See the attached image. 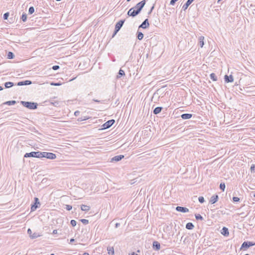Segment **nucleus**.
Wrapping results in <instances>:
<instances>
[{
    "instance_id": "obj_1",
    "label": "nucleus",
    "mask_w": 255,
    "mask_h": 255,
    "mask_svg": "<svg viewBox=\"0 0 255 255\" xmlns=\"http://www.w3.org/2000/svg\"><path fill=\"white\" fill-rule=\"evenodd\" d=\"M20 104L24 107L30 110H35L37 108L38 104L33 102L20 101Z\"/></svg>"
},
{
    "instance_id": "obj_2",
    "label": "nucleus",
    "mask_w": 255,
    "mask_h": 255,
    "mask_svg": "<svg viewBox=\"0 0 255 255\" xmlns=\"http://www.w3.org/2000/svg\"><path fill=\"white\" fill-rule=\"evenodd\" d=\"M125 21V19H122L119 21L115 25V30L114 33L112 35V37H114L116 34L119 31L122 27L123 26L124 22Z\"/></svg>"
},
{
    "instance_id": "obj_3",
    "label": "nucleus",
    "mask_w": 255,
    "mask_h": 255,
    "mask_svg": "<svg viewBox=\"0 0 255 255\" xmlns=\"http://www.w3.org/2000/svg\"><path fill=\"white\" fill-rule=\"evenodd\" d=\"M24 157H36L41 158V151H32L29 153H26L24 155Z\"/></svg>"
},
{
    "instance_id": "obj_4",
    "label": "nucleus",
    "mask_w": 255,
    "mask_h": 255,
    "mask_svg": "<svg viewBox=\"0 0 255 255\" xmlns=\"http://www.w3.org/2000/svg\"><path fill=\"white\" fill-rule=\"evenodd\" d=\"M46 158L50 159H54L56 158V154L52 152H41V158Z\"/></svg>"
},
{
    "instance_id": "obj_5",
    "label": "nucleus",
    "mask_w": 255,
    "mask_h": 255,
    "mask_svg": "<svg viewBox=\"0 0 255 255\" xmlns=\"http://www.w3.org/2000/svg\"><path fill=\"white\" fill-rule=\"evenodd\" d=\"M141 11L140 9H135L134 8H130L128 11L127 14L129 16L135 17Z\"/></svg>"
},
{
    "instance_id": "obj_6",
    "label": "nucleus",
    "mask_w": 255,
    "mask_h": 255,
    "mask_svg": "<svg viewBox=\"0 0 255 255\" xmlns=\"http://www.w3.org/2000/svg\"><path fill=\"white\" fill-rule=\"evenodd\" d=\"M255 245V242H250V241H245L244 242L241 247V250H246L250 247L254 246Z\"/></svg>"
},
{
    "instance_id": "obj_7",
    "label": "nucleus",
    "mask_w": 255,
    "mask_h": 255,
    "mask_svg": "<svg viewBox=\"0 0 255 255\" xmlns=\"http://www.w3.org/2000/svg\"><path fill=\"white\" fill-rule=\"evenodd\" d=\"M115 123V120H110L108 121L107 122L104 123L102 125V129H107L112 126V125Z\"/></svg>"
},
{
    "instance_id": "obj_8",
    "label": "nucleus",
    "mask_w": 255,
    "mask_h": 255,
    "mask_svg": "<svg viewBox=\"0 0 255 255\" xmlns=\"http://www.w3.org/2000/svg\"><path fill=\"white\" fill-rule=\"evenodd\" d=\"M40 202L39 199L37 197L34 198V203L33 204L31 205V211H35L37 208H38V205H40Z\"/></svg>"
},
{
    "instance_id": "obj_9",
    "label": "nucleus",
    "mask_w": 255,
    "mask_h": 255,
    "mask_svg": "<svg viewBox=\"0 0 255 255\" xmlns=\"http://www.w3.org/2000/svg\"><path fill=\"white\" fill-rule=\"evenodd\" d=\"M146 3V0H143L137 3L135 6H134L133 8L135 9H139L140 10H142L143 7H144V5Z\"/></svg>"
},
{
    "instance_id": "obj_10",
    "label": "nucleus",
    "mask_w": 255,
    "mask_h": 255,
    "mask_svg": "<svg viewBox=\"0 0 255 255\" xmlns=\"http://www.w3.org/2000/svg\"><path fill=\"white\" fill-rule=\"evenodd\" d=\"M149 26V23L148 22V19L147 18H146L139 26L138 28H142L143 29H145V28L148 27Z\"/></svg>"
},
{
    "instance_id": "obj_11",
    "label": "nucleus",
    "mask_w": 255,
    "mask_h": 255,
    "mask_svg": "<svg viewBox=\"0 0 255 255\" xmlns=\"http://www.w3.org/2000/svg\"><path fill=\"white\" fill-rule=\"evenodd\" d=\"M124 158V155H116V156L113 157L112 158H111V162H118V161L121 160Z\"/></svg>"
},
{
    "instance_id": "obj_12",
    "label": "nucleus",
    "mask_w": 255,
    "mask_h": 255,
    "mask_svg": "<svg viewBox=\"0 0 255 255\" xmlns=\"http://www.w3.org/2000/svg\"><path fill=\"white\" fill-rule=\"evenodd\" d=\"M175 209L177 211L182 213H187L189 212V209L184 207L177 206Z\"/></svg>"
},
{
    "instance_id": "obj_13",
    "label": "nucleus",
    "mask_w": 255,
    "mask_h": 255,
    "mask_svg": "<svg viewBox=\"0 0 255 255\" xmlns=\"http://www.w3.org/2000/svg\"><path fill=\"white\" fill-rule=\"evenodd\" d=\"M153 249L156 251H158L160 249V244L157 241H153L152 243Z\"/></svg>"
},
{
    "instance_id": "obj_14",
    "label": "nucleus",
    "mask_w": 255,
    "mask_h": 255,
    "mask_svg": "<svg viewBox=\"0 0 255 255\" xmlns=\"http://www.w3.org/2000/svg\"><path fill=\"white\" fill-rule=\"evenodd\" d=\"M32 84V82L30 80H25V81H20L17 83V86H24V85H29Z\"/></svg>"
},
{
    "instance_id": "obj_15",
    "label": "nucleus",
    "mask_w": 255,
    "mask_h": 255,
    "mask_svg": "<svg viewBox=\"0 0 255 255\" xmlns=\"http://www.w3.org/2000/svg\"><path fill=\"white\" fill-rule=\"evenodd\" d=\"M224 80L226 83H231L234 81V78L232 75L229 76L226 75L224 77Z\"/></svg>"
},
{
    "instance_id": "obj_16",
    "label": "nucleus",
    "mask_w": 255,
    "mask_h": 255,
    "mask_svg": "<svg viewBox=\"0 0 255 255\" xmlns=\"http://www.w3.org/2000/svg\"><path fill=\"white\" fill-rule=\"evenodd\" d=\"M218 199L219 197L217 195H214L211 197L209 202L211 204H213L217 202Z\"/></svg>"
},
{
    "instance_id": "obj_17",
    "label": "nucleus",
    "mask_w": 255,
    "mask_h": 255,
    "mask_svg": "<svg viewBox=\"0 0 255 255\" xmlns=\"http://www.w3.org/2000/svg\"><path fill=\"white\" fill-rule=\"evenodd\" d=\"M194 0H187L186 2L183 5L182 9L185 11Z\"/></svg>"
},
{
    "instance_id": "obj_18",
    "label": "nucleus",
    "mask_w": 255,
    "mask_h": 255,
    "mask_svg": "<svg viewBox=\"0 0 255 255\" xmlns=\"http://www.w3.org/2000/svg\"><path fill=\"white\" fill-rule=\"evenodd\" d=\"M192 117V114H191L186 113V114H183L181 115V118L183 120L190 119Z\"/></svg>"
},
{
    "instance_id": "obj_19",
    "label": "nucleus",
    "mask_w": 255,
    "mask_h": 255,
    "mask_svg": "<svg viewBox=\"0 0 255 255\" xmlns=\"http://www.w3.org/2000/svg\"><path fill=\"white\" fill-rule=\"evenodd\" d=\"M221 234L224 236L227 237L229 235L228 229L225 227L222 228Z\"/></svg>"
},
{
    "instance_id": "obj_20",
    "label": "nucleus",
    "mask_w": 255,
    "mask_h": 255,
    "mask_svg": "<svg viewBox=\"0 0 255 255\" xmlns=\"http://www.w3.org/2000/svg\"><path fill=\"white\" fill-rule=\"evenodd\" d=\"M204 37L203 36H200L198 38V40H199L198 44H199V45H200V46L201 48H202L204 45Z\"/></svg>"
},
{
    "instance_id": "obj_21",
    "label": "nucleus",
    "mask_w": 255,
    "mask_h": 255,
    "mask_svg": "<svg viewBox=\"0 0 255 255\" xmlns=\"http://www.w3.org/2000/svg\"><path fill=\"white\" fill-rule=\"evenodd\" d=\"M162 109L161 107H157L154 109L153 113L154 115H157L161 112Z\"/></svg>"
},
{
    "instance_id": "obj_22",
    "label": "nucleus",
    "mask_w": 255,
    "mask_h": 255,
    "mask_svg": "<svg viewBox=\"0 0 255 255\" xmlns=\"http://www.w3.org/2000/svg\"><path fill=\"white\" fill-rule=\"evenodd\" d=\"M81 209L83 211H88L90 209V207L86 205H82L81 206Z\"/></svg>"
},
{
    "instance_id": "obj_23",
    "label": "nucleus",
    "mask_w": 255,
    "mask_h": 255,
    "mask_svg": "<svg viewBox=\"0 0 255 255\" xmlns=\"http://www.w3.org/2000/svg\"><path fill=\"white\" fill-rule=\"evenodd\" d=\"M143 34L141 32L137 31L136 33V37L138 40H142L143 38Z\"/></svg>"
},
{
    "instance_id": "obj_24",
    "label": "nucleus",
    "mask_w": 255,
    "mask_h": 255,
    "mask_svg": "<svg viewBox=\"0 0 255 255\" xmlns=\"http://www.w3.org/2000/svg\"><path fill=\"white\" fill-rule=\"evenodd\" d=\"M194 228V225L192 223L189 222L186 225V228L188 230H192Z\"/></svg>"
},
{
    "instance_id": "obj_25",
    "label": "nucleus",
    "mask_w": 255,
    "mask_h": 255,
    "mask_svg": "<svg viewBox=\"0 0 255 255\" xmlns=\"http://www.w3.org/2000/svg\"><path fill=\"white\" fill-rule=\"evenodd\" d=\"M16 103V102L15 101L12 100V101H6V102H4L3 103V104L7 105L8 106H11V105H13L15 104Z\"/></svg>"
},
{
    "instance_id": "obj_26",
    "label": "nucleus",
    "mask_w": 255,
    "mask_h": 255,
    "mask_svg": "<svg viewBox=\"0 0 255 255\" xmlns=\"http://www.w3.org/2000/svg\"><path fill=\"white\" fill-rule=\"evenodd\" d=\"M125 75V71L123 70H122V69H120L118 72V74L117 75V78H121L122 76H123Z\"/></svg>"
},
{
    "instance_id": "obj_27",
    "label": "nucleus",
    "mask_w": 255,
    "mask_h": 255,
    "mask_svg": "<svg viewBox=\"0 0 255 255\" xmlns=\"http://www.w3.org/2000/svg\"><path fill=\"white\" fill-rule=\"evenodd\" d=\"M107 251H108V253L109 255H113L114 254V249L113 247H108Z\"/></svg>"
},
{
    "instance_id": "obj_28",
    "label": "nucleus",
    "mask_w": 255,
    "mask_h": 255,
    "mask_svg": "<svg viewBox=\"0 0 255 255\" xmlns=\"http://www.w3.org/2000/svg\"><path fill=\"white\" fill-rule=\"evenodd\" d=\"M14 85L13 83L11 82H7L4 83V86L6 88H9Z\"/></svg>"
},
{
    "instance_id": "obj_29",
    "label": "nucleus",
    "mask_w": 255,
    "mask_h": 255,
    "mask_svg": "<svg viewBox=\"0 0 255 255\" xmlns=\"http://www.w3.org/2000/svg\"><path fill=\"white\" fill-rule=\"evenodd\" d=\"M210 78L214 81H216L217 80V78L216 74L214 73H211L210 75Z\"/></svg>"
},
{
    "instance_id": "obj_30",
    "label": "nucleus",
    "mask_w": 255,
    "mask_h": 255,
    "mask_svg": "<svg viewBox=\"0 0 255 255\" xmlns=\"http://www.w3.org/2000/svg\"><path fill=\"white\" fill-rule=\"evenodd\" d=\"M20 19L23 22H25L27 20V14L25 13H23Z\"/></svg>"
},
{
    "instance_id": "obj_31",
    "label": "nucleus",
    "mask_w": 255,
    "mask_h": 255,
    "mask_svg": "<svg viewBox=\"0 0 255 255\" xmlns=\"http://www.w3.org/2000/svg\"><path fill=\"white\" fill-rule=\"evenodd\" d=\"M195 218L197 220L203 221L204 220L203 217L200 214H195Z\"/></svg>"
},
{
    "instance_id": "obj_32",
    "label": "nucleus",
    "mask_w": 255,
    "mask_h": 255,
    "mask_svg": "<svg viewBox=\"0 0 255 255\" xmlns=\"http://www.w3.org/2000/svg\"><path fill=\"white\" fill-rule=\"evenodd\" d=\"M7 56V58H8L9 59H12L14 57V54L11 52H8Z\"/></svg>"
},
{
    "instance_id": "obj_33",
    "label": "nucleus",
    "mask_w": 255,
    "mask_h": 255,
    "mask_svg": "<svg viewBox=\"0 0 255 255\" xmlns=\"http://www.w3.org/2000/svg\"><path fill=\"white\" fill-rule=\"evenodd\" d=\"M34 12V7L33 6H30L28 9V14H32Z\"/></svg>"
},
{
    "instance_id": "obj_34",
    "label": "nucleus",
    "mask_w": 255,
    "mask_h": 255,
    "mask_svg": "<svg viewBox=\"0 0 255 255\" xmlns=\"http://www.w3.org/2000/svg\"><path fill=\"white\" fill-rule=\"evenodd\" d=\"M39 236H40V235L36 233H34L33 234H31L30 235V237L32 239H35V238H37V237H38Z\"/></svg>"
},
{
    "instance_id": "obj_35",
    "label": "nucleus",
    "mask_w": 255,
    "mask_h": 255,
    "mask_svg": "<svg viewBox=\"0 0 255 255\" xmlns=\"http://www.w3.org/2000/svg\"><path fill=\"white\" fill-rule=\"evenodd\" d=\"M226 186L224 183H221L220 185V189L224 191L225 190Z\"/></svg>"
},
{
    "instance_id": "obj_36",
    "label": "nucleus",
    "mask_w": 255,
    "mask_h": 255,
    "mask_svg": "<svg viewBox=\"0 0 255 255\" xmlns=\"http://www.w3.org/2000/svg\"><path fill=\"white\" fill-rule=\"evenodd\" d=\"M80 221L84 225H87L89 223V221L85 219H81Z\"/></svg>"
},
{
    "instance_id": "obj_37",
    "label": "nucleus",
    "mask_w": 255,
    "mask_h": 255,
    "mask_svg": "<svg viewBox=\"0 0 255 255\" xmlns=\"http://www.w3.org/2000/svg\"><path fill=\"white\" fill-rule=\"evenodd\" d=\"M198 201L200 203H203L205 202L204 198L203 196H200L198 198Z\"/></svg>"
},
{
    "instance_id": "obj_38",
    "label": "nucleus",
    "mask_w": 255,
    "mask_h": 255,
    "mask_svg": "<svg viewBox=\"0 0 255 255\" xmlns=\"http://www.w3.org/2000/svg\"><path fill=\"white\" fill-rule=\"evenodd\" d=\"M9 15V13L8 12H7L6 13H5L4 14H3V18L4 20H6L7 19L8 16Z\"/></svg>"
},
{
    "instance_id": "obj_39",
    "label": "nucleus",
    "mask_w": 255,
    "mask_h": 255,
    "mask_svg": "<svg viewBox=\"0 0 255 255\" xmlns=\"http://www.w3.org/2000/svg\"><path fill=\"white\" fill-rule=\"evenodd\" d=\"M50 85H52V86H60L61 85V83H60V82H58V83H54L53 82H52L50 83Z\"/></svg>"
},
{
    "instance_id": "obj_40",
    "label": "nucleus",
    "mask_w": 255,
    "mask_h": 255,
    "mask_svg": "<svg viewBox=\"0 0 255 255\" xmlns=\"http://www.w3.org/2000/svg\"><path fill=\"white\" fill-rule=\"evenodd\" d=\"M240 200V198L237 197H233V201L234 202H238Z\"/></svg>"
},
{
    "instance_id": "obj_41",
    "label": "nucleus",
    "mask_w": 255,
    "mask_h": 255,
    "mask_svg": "<svg viewBox=\"0 0 255 255\" xmlns=\"http://www.w3.org/2000/svg\"><path fill=\"white\" fill-rule=\"evenodd\" d=\"M70 223L73 227H75L76 225L77 222L74 220H72L70 221Z\"/></svg>"
},
{
    "instance_id": "obj_42",
    "label": "nucleus",
    "mask_w": 255,
    "mask_h": 255,
    "mask_svg": "<svg viewBox=\"0 0 255 255\" xmlns=\"http://www.w3.org/2000/svg\"><path fill=\"white\" fill-rule=\"evenodd\" d=\"M65 209L68 211H70L72 209V206L70 205H66Z\"/></svg>"
},
{
    "instance_id": "obj_43",
    "label": "nucleus",
    "mask_w": 255,
    "mask_h": 255,
    "mask_svg": "<svg viewBox=\"0 0 255 255\" xmlns=\"http://www.w3.org/2000/svg\"><path fill=\"white\" fill-rule=\"evenodd\" d=\"M60 68L59 66L58 65H54L52 66V69L54 70H57Z\"/></svg>"
},
{
    "instance_id": "obj_44",
    "label": "nucleus",
    "mask_w": 255,
    "mask_h": 255,
    "mask_svg": "<svg viewBox=\"0 0 255 255\" xmlns=\"http://www.w3.org/2000/svg\"><path fill=\"white\" fill-rule=\"evenodd\" d=\"M251 171L255 172V164H252L251 167Z\"/></svg>"
},
{
    "instance_id": "obj_45",
    "label": "nucleus",
    "mask_w": 255,
    "mask_h": 255,
    "mask_svg": "<svg viewBox=\"0 0 255 255\" xmlns=\"http://www.w3.org/2000/svg\"><path fill=\"white\" fill-rule=\"evenodd\" d=\"M178 0H171L170 2V4L171 5H174V4L175 3V2L177 1Z\"/></svg>"
},
{
    "instance_id": "obj_46",
    "label": "nucleus",
    "mask_w": 255,
    "mask_h": 255,
    "mask_svg": "<svg viewBox=\"0 0 255 255\" xmlns=\"http://www.w3.org/2000/svg\"><path fill=\"white\" fill-rule=\"evenodd\" d=\"M50 104L51 105H53L54 106H57V105L58 104V102H55L53 103V102H52L51 100H50Z\"/></svg>"
},
{
    "instance_id": "obj_47",
    "label": "nucleus",
    "mask_w": 255,
    "mask_h": 255,
    "mask_svg": "<svg viewBox=\"0 0 255 255\" xmlns=\"http://www.w3.org/2000/svg\"><path fill=\"white\" fill-rule=\"evenodd\" d=\"M88 119H89V118H85V119H83L82 118H80L78 119V121L81 122V121L87 120Z\"/></svg>"
},
{
    "instance_id": "obj_48",
    "label": "nucleus",
    "mask_w": 255,
    "mask_h": 255,
    "mask_svg": "<svg viewBox=\"0 0 255 255\" xmlns=\"http://www.w3.org/2000/svg\"><path fill=\"white\" fill-rule=\"evenodd\" d=\"M93 101L94 102H97V103H103V102L104 101H100V100H97V99H93Z\"/></svg>"
},
{
    "instance_id": "obj_49",
    "label": "nucleus",
    "mask_w": 255,
    "mask_h": 255,
    "mask_svg": "<svg viewBox=\"0 0 255 255\" xmlns=\"http://www.w3.org/2000/svg\"><path fill=\"white\" fill-rule=\"evenodd\" d=\"M154 5H153L151 7V8H150V10L148 11V14H150L152 12V11L153 9H154Z\"/></svg>"
},
{
    "instance_id": "obj_50",
    "label": "nucleus",
    "mask_w": 255,
    "mask_h": 255,
    "mask_svg": "<svg viewBox=\"0 0 255 255\" xmlns=\"http://www.w3.org/2000/svg\"><path fill=\"white\" fill-rule=\"evenodd\" d=\"M80 112L79 111H76L74 112V115L75 116H78L80 115Z\"/></svg>"
},
{
    "instance_id": "obj_51",
    "label": "nucleus",
    "mask_w": 255,
    "mask_h": 255,
    "mask_svg": "<svg viewBox=\"0 0 255 255\" xmlns=\"http://www.w3.org/2000/svg\"><path fill=\"white\" fill-rule=\"evenodd\" d=\"M27 233H28V234L29 235V236H30V235H31V234H32V231H31V229H28L27 230Z\"/></svg>"
},
{
    "instance_id": "obj_52",
    "label": "nucleus",
    "mask_w": 255,
    "mask_h": 255,
    "mask_svg": "<svg viewBox=\"0 0 255 255\" xmlns=\"http://www.w3.org/2000/svg\"><path fill=\"white\" fill-rule=\"evenodd\" d=\"M120 226V223H117L115 224V227H116V228H118Z\"/></svg>"
},
{
    "instance_id": "obj_53",
    "label": "nucleus",
    "mask_w": 255,
    "mask_h": 255,
    "mask_svg": "<svg viewBox=\"0 0 255 255\" xmlns=\"http://www.w3.org/2000/svg\"><path fill=\"white\" fill-rule=\"evenodd\" d=\"M57 233V230H54L53 231V233H52V234H56Z\"/></svg>"
},
{
    "instance_id": "obj_54",
    "label": "nucleus",
    "mask_w": 255,
    "mask_h": 255,
    "mask_svg": "<svg viewBox=\"0 0 255 255\" xmlns=\"http://www.w3.org/2000/svg\"><path fill=\"white\" fill-rule=\"evenodd\" d=\"M74 241H75V239H73V238L71 239L70 240V243H73Z\"/></svg>"
},
{
    "instance_id": "obj_55",
    "label": "nucleus",
    "mask_w": 255,
    "mask_h": 255,
    "mask_svg": "<svg viewBox=\"0 0 255 255\" xmlns=\"http://www.w3.org/2000/svg\"><path fill=\"white\" fill-rule=\"evenodd\" d=\"M129 255H138L137 254H136L135 253H134V252H132Z\"/></svg>"
},
{
    "instance_id": "obj_56",
    "label": "nucleus",
    "mask_w": 255,
    "mask_h": 255,
    "mask_svg": "<svg viewBox=\"0 0 255 255\" xmlns=\"http://www.w3.org/2000/svg\"><path fill=\"white\" fill-rule=\"evenodd\" d=\"M83 255H89V253H88L85 252V253H84V254H83Z\"/></svg>"
},
{
    "instance_id": "obj_57",
    "label": "nucleus",
    "mask_w": 255,
    "mask_h": 255,
    "mask_svg": "<svg viewBox=\"0 0 255 255\" xmlns=\"http://www.w3.org/2000/svg\"><path fill=\"white\" fill-rule=\"evenodd\" d=\"M222 0H218L217 1V3H220L222 1Z\"/></svg>"
},
{
    "instance_id": "obj_58",
    "label": "nucleus",
    "mask_w": 255,
    "mask_h": 255,
    "mask_svg": "<svg viewBox=\"0 0 255 255\" xmlns=\"http://www.w3.org/2000/svg\"><path fill=\"white\" fill-rule=\"evenodd\" d=\"M2 90H3V88L1 86H0V91H1Z\"/></svg>"
},
{
    "instance_id": "obj_59",
    "label": "nucleus",
    "mask_w": 255,
    "mask_h": 255,
    "mask_svg": "<svg viewBox=\"0 0 255 255\" xmlns=\"http://www.w3.org/2000/svg\"><path fill=\"white\" fill-rule=\"evenodd\" d=\"M253 196L255 197V193H253Z\"/></svg>"
},
{
    "instance_id": "obj_60",
    "label": "nucleus",
    "mask_w": 255,
    "mask_h": 255,
    "mask_svg": "<svg viewBox=\"0 0 255 255\" xmlns=\"http://www.w3.org/2000/svg\"><path fill=\"white\" fill-rule=\"evenodd\" d=\"M92 92H91L88 94V95H91V94H92Z\"/></svg>"
},
{
    "instance_id": "obj_61",
    "label": "nucleus",
    "mask_w": 255,
    "mask_h": 255,
    "mask_svg": "<svg viewBox=\"0 0 255 255\" xmlns=\"http://www.w3.org/2000/svg\"><path fill=\"white\" fill-rule=\"evenodd\" d=\"M130 0H127V1H128V2H129V1H130Z\"/></svg>"
},
{
    "instance_id": "obj_62",
    "label": "nucleus",
    "mask_w": 255,
    "mask_h": 255,
    "mask_svg": "<svg viewBox=\"0 0 255 255\" xmlns=\"http://www.w3.org/2000/svg\"><path fill=\"white\" fill-rule=\"evenodd\" d=\"M50 255H55L54 254H51Z\"/></svg>"
},
{
    "instance_id": "obj_63",
    "label": "nucleus",
    "mask_w": 255,
    "mask_h": 255,
    "mask_svg": "<svg viewBox=\"0 0 255 255\" xmlns=\"http://www.w3.org/2000/svg\"><path fill=\"white\" fill-rule=\"evenodd\" d=\"M85 118H87V117H84L83 119H85Z\"/></svg>"
}]
</instances>
